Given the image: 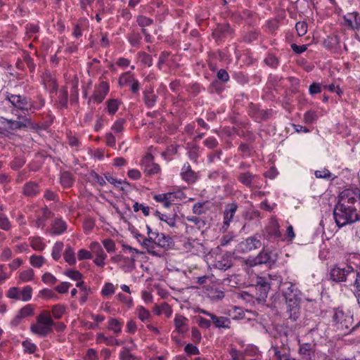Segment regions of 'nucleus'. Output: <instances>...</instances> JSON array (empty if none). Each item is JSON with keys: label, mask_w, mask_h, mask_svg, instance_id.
I'll list each match as a JSON object with an SVG mask.
<instances>
[{"label": "nucleus", "mask_w": 360, "mask_h": 360, "mask_svg": "<svg viewBox=\"0 0 360 360\" xmlns=\"http://www.w3.org/2000/svg\"><path fill=\"white\" fill-rule=\"evenodd\" d=\"M102 244L108 253H113L116 251L115 243L110 238H106L102 240Z\"/></svg>", "instance_id": "51"}, {"label": "nucleus", "mask_w": 360, "mask_h": 360, "mask_svg": "<svg viewBox=\"0 0 360 360\" xmlns=\"http://www.w3.org/2000/svg\"><path fill=\"white\" fill-rule=\"evenodd\" d=\"M345 25L353 30H360V15L357 12L347 13L343 17Z\"/></svg>", "instance_id": "13"}, {"label": "nucleus", "mask_w": 360, "mask_h": 360, "mask_svg": "<svg viewBox=\"0 0 360 360\" xmlns=\"http://www.w3.org/2000/svg\"><path fill=\"white\" fill-rule=\"evenodd\" d=\"M358 191L345 189L338 195V202L333 210V217L339 228L360 221L356 207Z\"/></svg>", "instance_id": "1"}, {"label": "nucleus", "mask_w": 360, "mask_h": 360, "mask_svg": "<svg viewBox=\"0 0 360 360\" xmlns=\"http://www.w3.org/2000/svg\"><path fill=\"white\" fill-rule=\"evenodd\" d=\"M6 99L8 100L14 107L21 110L27 111L29 109H31V107H28L27 98L25 96L8 94Z\"/></svg>", "instance_id": "11"}, {"label": "nucleus", "mask_w": 360, "mask_h": 360, "mask_svg": "<svg viewBox=\"0 0 360 360\" xmlns=\"http://www.w3.org/2000/svg\"><path fill=\"white\" fill-rule=\"evenodd\" d=\"M141 246L146 250L148 253L153 256H160V252L156 250L154 236H150V238H145L141 241Z\"/></svg>", "instance_id": "17"}, {"label": "nucleus", "mask_w": 360, "mask_h": 360, "mask_svg": "<svg viewBox=\"0 0 360 360\" xmlns=\"http://www.w3.org/2000/svg\"><path fill=\"white\" fill-rule=\"evenodd\" d=\"M65 261L70 265H75L76 264L75 253L73 248L70 246L66 248L64 255Z\"/></svg>", "instance_id": "35"}, {"label": "nucleus", "mask_w": 360, "mask_h": 360, "mask_svg": "<svg viewBox=\"0 0 360 360\" xmlns=\"http://www.w3.org/2000/svg\"><path fill=\"white\" fill-rule=\"evenodd\" d=\"M20 290L17 287H12L7 292V297L10 299L20 300Z\"/></svg>", "instance_id": "57"}, {"label": "nucleus", "mask_w": 360, "mask_h": 360, "mask_svg": "<svg viewBox=\"0 0 360 360\" xmlns=\"http://www.w3.org/2000/svg\"><path fill=\"white\" fill-rule=\"evenodd\" d=\"M184 195L182 191H176L155 195L153 196V199L158 202L162 203L165 207L168 208L176 200L182 199Z\"/></svg>", "instance_id": "6"}, {"label": "nucleus", "mask_w": 360, "mask_h": 360, "mask_svg": "<svg viewBox=\"0 0 360 360\" xmlns=\"http://www.w3.org/2000/svg\"><path fill=\"white\" fill-rule=\"evenodd\" d=\"M62 242H56L52 248L51 256L54 260H58L60 258L61 252L63 249Z\"/></svg>", "instance_id": "46"}, {"label": "nucleus", "mask_w": 360, "mask_h": 360, "mask_svg": "<svg viewBox=\"0 0 360 360\" xmlns=\"http://www.w3.org/2000/svg\"><path fill=\"white\" fill-rule=\"evenodd\" d=\"M77 257L79 260L91 259L93 255L91 251L86 249H80L77 252Z\"/></svg>", "instance_id": "60"}, {"label": "nucleus", "mask_w": 360, "mask_h": 360, "mask_svg": "<svg viewBox=\"0 0 360 360\" xmlns=\"http://www.w3.org/2000/svg\"><path fill=\"white\" fill-rule=\"evenodd\" d=\"M117 299L120 301L127 309H131L134 306V301L131 297L125 295L122 293H118L116 295Z\"/></svg>", "instance_id": "44"}, {"label": "nucleus", "mask_w": 360, "mask_h": 360, "mask_svg": "<svg viewBox=\"0 0 360 360\" xmlns=\"http://www.w3.org/2000/svg\"><path fill=\"white\" fill-rule=\"evenodd\" d=\"M22 346L25 352L33 354L37 349V345L30 340H26L22 342Z\"/></svg>", "instance_id": "52"}, {"label": "nucleus", "mask_w": 360, "mask_h": 360, "mask_svg": "<svg viewBox=\"0 0 360 360\" xmlns=\"http://www.w3.org/2000/svg\"><path fill=\"white\" fill-rule=\"evenodd\" d=\"M354 273L355 271L352 266L344 265L341 266L335 265L331 268L329 276L332 281L336 283H342L346 281L348 276Z\"/></svg>", "instance_id": "4"}, {"label": "nucleus", "mask_w": 360, "mask_h": 360, "mask_svg": "<svg viewBox=\"0 0 360 360\" xmlns=\"http://www.w3.org/2000/svg\"><path fill=\"white\" fill-rule=\"evenodd\" d=\"M34 271L32 269L24 270L19 274V283H26L33 280Z\"/></svg>", "instance_id": "40"}, {"label": "nucleus", "mask_w": 360, "mask_h": 360, "mask_svg": "<svg viewBox=\"0 0 360 360\" xmlns=\"http://www.w3.org/2000/svg\"><path fill=\"white\" fill-rule=\"evenodd\" d=\"M156 248H167L172 243V238L162 233H152Z\"/></svg>", "instance_id": "21"}, {"label": "nucleus", "mask_w": 360, "mask_h": 360, "mask_svg": "<svg viewBox=\"0 0 360 360\" xmlns=\"http://www.w3.org/2000/svg\"><path fill=\"white\" fill-rule=\"evenodd\" d=\"M232 257L230 253H225L215 259L214 266L220 270H226L232 266Z\"/></svg>", "instance_id": "15"}, {"label": "nucleus", "mask_w": 360, "mask_h": 360, "mask_svg": "<svg viewBox=\"0 0 360 360\" xmlns=\"http://www.w3.org/2000/svg\"><path fill=\"white\" fill-rule=\"evenodd\" d=\"M20 300L27 302L32 299V288L30 285H26L20 290Z\"/></svg>", "instance_id": "49"}, {"label": "nucleus", "mask_w": 360, "mask_h": 360, "mask_svg": "<svg viewBox=\"0 0 360 360\" xmlns=\"http://www.w3.org/2000/svg\"><path fill=\"white\" fill-rule=\"evenodd\" d=\"M275 262L276 258L273 256L271 252L266 250H262L255 258V264H268L271 265L274 264Z\"/></svg>", "instance_id": "19"}, {"label": "nucleus", "mask_w": 360, "mask_h": 360, "mask_svg": "<svg viewBox=\"0 0 360 360\" xmlns=\"http://www.w3.org/2000/svg\"><path fill=\"white\" fill-rule=\"evenodd\" d=\"M123 323L121 319L111 317L108 320L107 329L117 336L122 332Z\"/></svg>", "instance_id": "18"}, {"label": "nucleus", "mask_w": 360, "mask_h": 360, "mask_svg": "<svg viewBox=\"0 0 360 360\" xmlns=\"http://www.w3.org/2000/svg\"><path fill=\"white\" fill-rule=\"evenodd\" d=\"M67 230L66 222L60 218L53 220L49 231L51 235H61Z\"/></svg>", "instance_id": "16"}, {"label": "nucleus", "mask_w": 360, "mask_h": 360, "mask_svg": "<svg viewBox=\"0 0 360 360\" xmlns=\"http://www.w3.org/2000/svg\"><path fill=\"white\" fill-rule=\"evenodd\" d=\"M238 205L236 202L229 203L225 205L224 211V220L221 229L225 231L228 229L231 221L237 211Z\"/></svg>", "instance_id": "10"}, {"label": "nucleus", "mask_w": 360, "mask_h": 360, "mask_svg": "<svg viewBox=\"0 0 360 360\" xmlns=\"http://www.w3.org/2000/svg\"><path fill=\"white\" fill-rule=\"evenodd\" d=\"M34 314V307L32 304H27L21 308L13 319L11 321V326L12 327H16L18 326L22 319L32 316Z\"/></svg>", "instance_id": "8"}, {"label": "nucleus", "mask_w": 360, "mask_h": 360, "mask_svg": "<svg viewBox=\"0 0 360 360\" xmlns=\"http://www.w3.org/2000/svg\"><path fill=\"white\" fill-rule=\"evenodd\" d=\"M141 35L138 32H133L128 36V41L134 47H139L141 44Z\"/></svg>", "instance_id": "47"}, {"label": "nucleus", "mask_w": 360, "mask_h": 360, "mask_svg": "<svg viewBox=\"0 0 360 360\" xmlns=\"http://www.w3.org/2000/svg\"><path fill=\"white\" fill-rule=\"evenodd\" d=\"M211 320L216 328L225 329L231 328V321L227 317L218 316L214 314L211 316Z\"/></svg>", "instance_id": "25"}, {"label": "nucleus", "mask_w": 360, "mask_h": 360, "mask_svg": "<svg viewBox=\"0 0 360 360\" xmlns=\"http://www.w3.org/2000/svg\"><path fill=\"white\" fill-rule=\"evenodd\" d=\"M256 288L261 290L260 295L266 297L269 290L270 289L269 283L266 281L264 277H259L257 278Z\"/></svg>", "instance_id": "30"}, {"label": "nucleus", "mask_w": 360, "mask_h": 360, "mask_svg": "<svg viewBox=\"0 0 360 360\" xmlns=\"http://www.w3.org/2000/svg\"><path fill=\"white\" fill-rule=\"evenodd\" d=\"M157 101V96L153 91H147L144 92V102L147 107L152 108Z\"/></svg>", "instance_id": "42"}, {"label": "nucleus", "mask_w": 360, "mask_h": 360, "mask_svg": "<svg viewBox=\"0 0 360 360\" xmlns=\"http://www.w3.org/2000/svg\"><path fill=\"white\" fill-rule=\"evenodd\" d=\"M96 343L105 344L108 346L120 345V342L113 336H105L103 333H98L96 335Z\"/></svg>", "instance_id": "20"}, {"label": "nucleus", "mask_w": 360, "mask_h": 360, "mask_svg": "<svg viewBox=\"0 0 360 360\" xmlns=\"http://www.w3.org/2000/svg\"><path fill=\"white\" fill-rule=\"evenodd\" d=\"M153 312L156 315L164 314L167 317H170L172 314V309L167 303L165 302L160 305H156L154 307Z\"/></svg>", "instance_id": "28"}, {"label": "nucleus", "mask_w": 360, "mask_h": 360, "mask_svg": "<svg viewBox=\"0 0 360 360\" xmlns=\"http://www.w3.org/2000/svg\"><path fill=\"white\" fill-rule=\"evenodd\" d=\"M110 90V86L107 82L102 81L98 86H95L94 94L89 101L94 100L96 102L101 103L103 101Z\"/></svg>", "instance_id": "7"}, {"label": "nucleus", "mask_w": 360, "mask_h": 360, "mask_svg": "<svg viewBox=\"0 0 360 360\" xmlns=\"http://www.w3.org/2000/svg\"><path fill=\"white\" fill-rule=\"evenodd\" d=\"M180 175L181 179L188 184H193L198 179L197 174L191 169V167L188 162L184 164Z\"/></svg>", "instance_id": "14"}, {"label": "nucleus", "mask_w": 360, "mask_h": 360, "mask_svg": "<svg viewBox=\"0 0 360 360\" xmlns=\"http://www.w3.org/2000/svg\"><path fill=\"white\" fill-rule=\"evenodd\" d=\"M120 102L118 99L110 98L106 101L107 111L110 115H115L118 110Z\"/></svg>", "instance_id": "36"}, {"label": "nucleus", "mask_w": 360, "mask_h": 360, "mask_svg": "<svg viewBox=\"0 0 360 360\" xmlns=\"http://www.w3.org/2000/svg\"><path fill=\"white\" fill-rule=\"evenodd\" d=\"M89 248L91 250L92 255H95L96 257L107 255L101 244L97 241L91 242L89 244Z\"/></svg>", "instance_id": "41"}, {"label": "nucleus", "mask_w": 360, "mask_h": 360, "mask_svg": "<svg viewBox=\"0 0 360 360\" xmlns=\"http://www.w3.org/2000/svg\"><path fill=\"white\" fill-rule=\"evenodd\" d=\"M141 166L144 172L149 175L158 174L160 170V166L153 162V156L149 153L141 160Z\"/></svg>", "instance_id": "9"}, {"label": "nucleus", "mask_w": 360, "mask_h": 360, "mask_svg": "<svg viewBox=\"0 0 360 360\" xmlns=\"http://www.w3.org/2000/svg\"><path fill=\"white\" fill-rule=\"evenodd\" d=\"M64 274L73 281H80L82 279V274L77 270L68 269L64 272Z\"/></svg>", "instance_id": "53"}, {"label": "nucleus", "mask_w": 360, "mask_h": 360, "mask_svg": "<svg viewBox=\"0 0 360 360\" xmlns=\"http://www.w3.org/2000/svg\"><path fill=\"white\" fill-rule=\"evenodd\" d=\"M115 292V288L111 283H107L104 285L101 290V294L103 296H108L114 294Z\"/></svg>", "instance_id": "59"}, {"label": "nucleus", "mask_w": 360, "mask_h": 360, "mask_svg": "<svg viewBox=\"0 0 360 360\" xmlns=\"http://www.w3.org/2000/svg\"><path fill=\"white\" fill-rule=\"evenodd\" d=\"M133 79H134V75L131 72H126L120 76L118 83L120 86H124L129 85Z\"/></svg>", "instance_id": "39"}, {"label": "nucleus", "mask_w": 360, "mask_h": 360, "mask_svg": "<svg viewBox=\"0 0 360 360\" xmlns=\"http://www.w3.org/2000/svg\"><path fill=\"white\" fill-rule=\"evenodd\" d=\"M352 316L345 313L342 309L337 308L334 309L333 316V321L340 324L342 327L349 328V324L351 323Z\"/></svg>", "instance_id": "12"}, {"label": "nucleus", "mask_w": 360, "mask_h": 360, "mask_svg": "<svg viewBox=\"0 0 360 360\" xmlns=\"http://www.w3.org/2000/svg\"><path fill=\"white\" fill-rule=\"evenodd\" d=\"M136 22L138 25L142 27V29H145L146 27L150 26L153 23V20L146 16L140 15L137 16Z\"/></svg>", "instance_id": "50"}, {"label": "nucleus", "mask_w": 360, "mask_h": 360, "mask_svg": "<svg viewBox=\"0 0 360 360\" xmlns=\"http://www.w3.org/2000/svg\"><path fill=\"white\" fill-rule=\"evenodd\" d=\"M50 211L47 208H41L39 210L37 217L34 220L37 229H43L46 224V220L49 218Z\"/></svg>", "instance_id": "24"}, {"label": "nucleus", "mask_w": 360, "mask_h": 360, "mask_svg": "<svg viewBox=\"0 0 360 360\" xmlns=\"http://www.w3.org/2000/svg\"><path fill=\"white\" fill-rule=\"evenodd\" d=\"M135 314L142 322L149 320L151 316L150 311L141 305L137 306Z\"/></svg>", "instance_id": "34"}, {"label": "nucleus", "mask_w": 360, "mask_h": 360, "mask_svg": "<svg viewBox=\"0 0 360 360\" xmlns=\"http://www.w3.org/2000/svg\"><path fill=\"white\" fill-rule=\"evenodd\" d=\"M299 353L302 356L304 360H309L313 355L312 347L310 343H303L300 345Z\"/></svg>", "instance_id": "31"}, {"label": "nucleus", "mask_w": 360, "mask_h": 360, "mask_svg": "<svg viewBox=\"0 0 360 360\" xmlns=\"http://www.w3.org/2000/svg\"><path fill=\"white\" fill-rule=\"evenodd\" d=\"M65 311V307L62 304H56L52 307L51 314L56 319H60Z\"/></svg>", "instance_id": "48"}, {"label": "nucleus", "mask_w": 360, "mask_h": 360, "mask_svg": "<svg viewBox=\"0 0 360 360\" xmlns=\"http://www.w3.org/2000/svg\"><path fill=\"white\" fill-rule=\"evenodd\" d=\"M54 325L55 322L51 317V312L44 310L37 316L36 322L31 324L30 331L40 338H44L52 333Z\"/></svg>", "instance_id": "2"}, {"label": "nucleus", "mask_w": 360, "mask_h": 360, "mask_svg": "<svg viewBox=\"0 0 360 360\" xmlns=\"http://www.w3.org/2000/svg\"><path fill=\"white\" fill-rule=\"evenodd\" d=\"M39 192V188L38 184L32 181L27 182L23 187L24 195L29 197L35 196Z\"/></svg>", "instance_id": "26"}, {"label": "nucleus", "mask_w": 360, "mask_h": 360, "mask_svg": "<svg viewBox=\"0 0 360 360\" xmlns=\"http://www.w3.org/2000/svg\"><path fill=\"white\" fill-rule=\"evenodd\" d=\"M122 268L125 272H130L135 268L134 257H120Z\"/></svg>", "instance_id": "29"}, {"label": "nucleus", "mask_w": 360, "mask_h": 360, "mask_svg": "<svg viewBox=\"0 0 360 360\" xmlns=\"http://www.w3.org/2000/svg\"><path fill=\"white\" fill-rule=\"evenodd\" d=\"M273 351L274 352V355L276 356V360H295L291 358L290 355L286 354H281V352L278 350V347H273Z\"/></svg>", "instance_id": "64"}, {"label": "nucleus", "mask_w": 360, "mask_h": 360, "mask_svg": "<svg viewBox=\"0 0 360 360\" xmlns=\"http://www.w3.org/2000/svg\"><path fill=\"white\" fill-rule=\"evenodd\" d=\"M255 177V175H253L252 173L248 172L240 173L238 176V179L240 183L245 185L246 186L251 187L252 181Z\"/></svg>", "instance_id": "32"}, {"label": "nucleus", "mask_w": 360, "mask_h": 360, "mask_svg": "<svg viewBox=\"0 0 360 360\" xmlns=\"http://www.w3.org/2000/svg\"><path fill=\"white\" fill-rule=\"evenodd\" d=\"M188 320L185 316L181 314H176L174 323L176 331L179 333H183L186 331V328L188 326Z\"/></svg>", "instance_id": "23"}, {"label": "nucleus", "mask_w": 360, "mask_h": 360, "mask_svg": "<svg viewBox=\"0 0 360 360\" xmlns=\"http://www.w3.org/2000/svg\"><path fill=\"white\" fill-rule=\"evenodd\" d=\"M317 115L315 111L309 110L304 113V121L307 124H312L317 120Z\"/></svg>", "instance_id": "58"}, {"label": "nucleus", "mask_w": 360, "mask_h": 360, "mask_svg": "<svg viewBox=\"0 0 360 360\" xmlns=\"http://www.w3.org/2000/svg\"><path fill=\"white\" fill-rule=\"evenodd\" d=\"M266 233L271 237L279 238L281 236L280 226L278 221L271 218L266 227Z\"/></svg>", "instance_id": "22"}, {"label": "nucleus", "mask_w": 360, "mask_h": 360, "mask_svg": "<svg viewBox=\"0 0 360 360\" xmlns=\"http://www.w3.org/2000/svg\"><path fill=\"white\" fill-rule=\"evenodd\" d=\"M155 215L161 221L165 222L170 227L176 226V219L174 216L162 214L158 211L155 212Z\"/></svg>", "instance_id": "37"}, {"label": "nucleus", "mask_w": 360, "mask_h": 360, "mask_svg": "<svg viewBox=\"0 0 360 360\" xmlns=\"http://www.w3.org/2000/svg\"><path fill=\"white\" fill-rule=\"evenodd\" d=\"M30 120L27 118H25L23 121H15L1 117H0V134H4L8 130H15L27 127L30 124Z\"/></svg>", "instance_id": "5"}, {"label": "nucleus", "mask_w": 360, "mask_h": 360, "mask_svg": "<svg viewBox=\"0 0 360 360\" xmlns=\"http://www.w3.org/2000/svg\"><path fill=\"white\" fill-rule=\"evenodd\" d=\"M45 258L41 255H33L30 257V263L34 268H40L45 263Z\"/></svg>", "instance_id": "45"}, {"label": "nucleus", "mask_w": 360, "mask_h": 360, "mask_svg": "<svg viewBox=\"0 0 360 360\" xmlns=\"http://www.w3.org/2000/svg\"><path fill=\"white\" fill-rule=\"evenodd\" d=\"M30 246L37 251H43L46 248V243L44 239L39 236H33L29 238Z\"/></svg>", "instance_id": "27"}, {"label": "nucleus", "mask_w": 360, "mask_h": 360, "mask_svg": "<svg viewBox=\"0 0 360 360\" xmlns=\"http://www.w3.org/2000/svg\"><path fill=\"white\" fill-rule=\"evenodd\" d=\"M60 183L65 188H70L73 184L72 174L68 172H64L60 175Z\"/></svg>", "instance_id": "43"}, {"label": "nucleus", "mask_w": 360, "mask_h": 360, "mask_svg": "<svg viewBox=\"0 0 360 360\" xmlns=\"http://www.w3.org/2000/svg\"><path fill=\"white\" fill-rule=\"evenodd\" d=\"M138 58L141 63L150 67L153 65L152 57L145 52L138 53Z\"/></svg>", "instance_id": "55"}, {"label": "nucleus", "mask_w": 360, "mask_h": 360, "mask_svg": "<svg viewBox=\"0 0 360 360\" xmlns=\"http://www.w3.org/2000/svg\"><path fill=\"white\" fill-rule=\"evenodd\" d=\"M119 358L120 360H135L136 356L132 354L130 351L126 348L123 347L122 349L120 352Z\"/></svg>", "instance_id": "56"}, {"label": "nucleus", "mask_w": 360, "mask_h": 360, "mask_svg": "<svg viewBox=\"0 0 360 360\" xmlns=\"http://www.w3.org/2000/svg\"><path fill=\"white\" fill-rule=\"evenodd\" d=\"M287 311L289 313V317L294 321H296L300 315V299L299 293L295 285L290 284L288 290L284 293Z\"/></svg>", "instance_id": "3"}, {"label": "nucleus", "mask_w": 360, "mask_h": 360, "mask_svg": "<svg viewBox=\"0 0 360 360\" xmlns=\"http://www.w3.org/2000/svg\"><path fill=\"white\" fill-rule=\"evenodd\" d=\"M229 354L232 360H244L245 356L243 352L236 349V348H231L229 350Z\"/></svg>", "instance_id": "62"}, {"label": "nucleus", "mask_w": 360, "mask_h": 360, "mask_svg": "<svg viewBox=\"0 0 360 360\" xmlns=\"http://www.w3.org/2000/svg\"><path fill=\"white\" fill-rule=\"evenodd\" d=\"M261 245L260 240L255 237L248 238L244 243L245 250L247 251H251L252 250L259 248Z\"/></svg>", "instance_id": "33"}, {"label": "nucleus", "mask_w": 360, "mask_h": 360, "mask_svg": "<svg viewBox=\"0 0 360 360\" xmlns=\"http://www.w3.org/2000/svg\"><path fill=\"white\" fill-rule=\"evenodd\" d=\"M84 360H98V354L95 349L89 348L86 350Z\"/></svg>", "instance_id": "61"}, {"label": "nucleus", "mask_w": 360, "mask_h": 360, "mask_svg": "<svg viewBox=\"0 0 360 360\" xmlns=\"http://www.w3.org/2000/svg\"><path fill=\"white\" fill-rule=\"evenodd\" d=\"M207 295L213 301L221 300L224 297V292L218 288H211L207 289Z\"/></svg>", "instance_id": "38"}, {"label": "nucleus", "mask_w": 360, "mask_h": 360, "mask_svg": "<svg viewBox=\"0 0 360 360\" xmlns=\"http://www.w3.org/2000/svg\"><path fill=\"white\" fill-rule=\"evenodd\" d=\"M316 178L329 179L332 176V174L327 169H322L315 171L314 173Z\"/></svg>", "instance_id": "63"}, {"label": "nucleus", "mask_w": 360, "mask_h": 360, "mask_svg": "<svg viewBox=\"0 0 360 360\" xmlns=\"http://www.w3.org/2000/svg\"><path fill=\"white\" fill-rule=\"evenodd\" d=\"M0 229L8 231L11 229V223L8 218L3 214H0Z\"/></svg>", "instance_id": "54"}]
</instances>
